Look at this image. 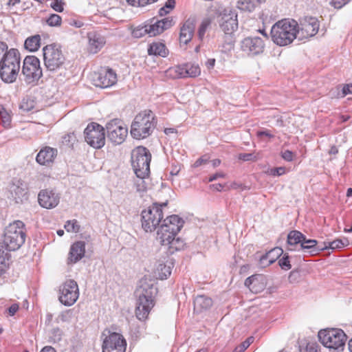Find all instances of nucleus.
Returning <instances> with one entry per match:
<instances>
[{"mask_svg":"<svg viewBox=\"0 0 352 352\" xmlns=\"http://www.w3.org/2000/svg\"><path fill=\"white\" fill-rule=\"evenodd\" d=\"M151 154L146 147L140 146L133 149L131 152V166L137 177L140 179V183L136 182L138 191H146L147 184L145 179L150 174V162Z\"/></svg>","mask_w":352,"mask_h":352,"instance_id":"f257e3e1","label":"nucleus"},{"mask_svg":"<svg viewBox=\"0 0 352 352\" xmlns=\"http://www.w3.org/2000/svg\"><path fill=\"white\" fill-rule=\"evenodd\" d=\"M298 23L293 19H285L277 21L272 27L270 34L272 40L279 46H285L292 43L296 38Z\"/></svg>","mask_w":352,"mask_h":352,"instance_id":"f03ea898","label":"nucleus"},{"mask_svg":"<svg viewBox=\"0 0 352 352\" xmlns=\"http://www.w3.org/2000/svg\"><path fill=\"white\" fill-rule=\"evenodd\" d=\"M157 121L153 112L145 109L138 113L131 125L130 133L136 140H142L150 136L156 126Z\"/></svg>","mask_w":352,"mask_h":352,"instance_id":"7ed1b4c3","label":"nucleus"},{"mask_svg":"<svg viewBox=\"0 0 352 352\" xmlns=\"http://www.w3.org/2000/svg\"><path fill=\"white\" fill-rule=\"evenodd\" d=\"M169 201L153 202L141 212V224L142 229L146 232H153L159 226L164 214L167 212Z\"/></svg>","mask_w":352,"mask_h":352,"instance_id":"20e7f679","label":"nucleus"},{"mask_svg":"<svg viewBox=\"0 0 352 352\" xmlns=\"http://www.w3.org/2000/svg\"><path fill=\"white\" fill-rule=\"evenodd\" d=\"M21 65V54L16 48H10L8 54L0 63V78L6 83L16 81Z\"/></svg>","mask_w":352,"mask_h":352,"instance_id":"39448f33","label":"nucleus"},{"mask_svg":"<svg viewBox=\"0 0 352 352\" xmlns=\"http://www.w3.org/2000/svg\"><path fill=\"white\" fill-rule=\"evenodd\" d=\"M26 230L24 223L17 220L10 223L6 228L3 243L10 251L18 250L25 241Z\"/></svg>","mask_w":352,"mask_h":352,"instance_id":"423d86ee","label":"nucleus"},{"mask_svg":"<svg viewBox=\"0 0 352 352\" xmlns=\"http://www.w3.org/2000/svg\"><path fill=\"white\" fill-rule=\"evenodd\" d=\"M43 62L46 69L51 72L62 68L65 62V56L60 47L55 45H47L43 48Z\"/></svg>","mask_w":352,"mask_h":352,"instance_id":"0eeeda50","label":"nucleus"},{"mask_svg":"<svg viewBox=\"0 0 352 352\" xmlns=\"http://www.w3.org/2000/svg\"><path fill=\"white\" fill-rule=\"evenodd\" d=\"M318 339L321 344L329 349H338L344 346L346 341L345 333L340 329H325L319 331Z\"/></svg>","mask_w":352,"mask_h":352,"instance_id":"6e6552de","label":"nucleus"},{"mask_svg":"<svg viewBox=\"0 0 352 352\" xmlns=\"http://www.w3.org/2000/svg\"><path fill=\"white\" fill-rule=\"evenodd\" d=\"M91 79L95 86L100 88H109L117 83L118 75L112 68L100 67L91 74Z\"/></svg>","mask_w":352,"mask_h":352,"instance_id":"1a4fd4ad","label":"nucleus"},{"mask_svg":"<svg viewBox=\"0 0 352 352\" xmlns=\"http://www.w3.org/2000/svg\"><path fill=\"white\" fill-rule=\"evenodd\" d=\"M85 140L94 148H101L105 144L104 128L100 124L92 122L84 131Z\"/></svg>","mask_w":352,"mask_h":352,"instance_id":"9d476101","label":"nucleus"},{"mask_svg":"<svg viewBox=\"0 0 352 352\" xmlns=\"http://www.w3.org/2000/svg\"><path fill=\"white\" fill-rule=\"evenodd\" d=\"M22 74L29 83L37 82L43 76L39 59L35 56H27L23 62Z\"/></svg>","mask_w":352,"mask_h":352,"instance_id":"9b49d317","label":"nucleus"},{"mask_svg":"<svg viewBox=\"0 0 352 352\" xmlns=\"http://www.w3.org/2000/svg\"><path fill=\"white\" fill-rule=\"evenodd\" d=\"M102 343V352H125L126 342L124 337L118 333L104 330Z\"/></svg>","mask_w":352,"mask_h":352,"instance_id":"f8f14e48","label":"nucleus"},{"mask_svg":"<svg viewBox=\"0 0 352 352\" xmlns=\"http://www.w3.org/2000/svg\"><path fill=\"white\" fill-rule=\"evenodd\" d=\"M176 236V234L166 230V226H160L156 239L162 245L167 247L170 253H173L182 250L185 245L184 241Z\"/></svg>","mask_w":352,"mask_h":352,"instance_id":"ddd939ff","label":"nucleus"},{"mask_svg":"<svg viewBox=\"0 0 352 352\" xmlns=\"http://www.w3.org/2000/svg\"><path fill=\"white\" fill-rule=\"evenodd\" d=\"M107 138L117 144H122L127 137L128 128L124 122L119 119H113L106 125Z\"/></svg>","mask_w":352,"mask_h":352,"instance_id":"4468645a","label":"nucleus"},{"mask_svg":"<svg viewBox=\"0 0 352 352\" xmlns=\"http://www.w3.org/2000/svg\"><path fill=\"white\" fill-rule=\"evenodd\" d=\"M79 297V289L77 283L74 280H67L59 287L60 302L65 306L74 305Z\"/></svg>","mask_w":352,"mask_h":352,"instance_id":"2eb2a0df","label":"nucleus"},{"mask_svg":"<svg viewBox=\"0 0 352 352\" xmlns=\"http://www.w3.org/2000/svg\"><path fill=\"white\" fill-rule=\"evenodd\" d=\"M320 22L314 16H305L298 24V33L303 38H309L316 35L319 30Z\"/></svg>","mask_w":352,"mask_h":352,"instance_id":"dca6fc26","label":"nucleus"},{"mask_svg":"<svg viewBox=\"0 0 352 352\" xmlns=\"http://www.w3.org/2000/svg\"><path fill=\"white\" fill-rule=\"evenodd\" d=\"M241 48L248 56H255L264 51V41L259 37H248L241 44Z\"/></svg>","mask_w":352,"mask_h":352,"instance_id":"f3484780","label":"nucleus"},{"mask_svg":"<svg viewBox=\"0 0 352 352\" xmlns=\"http://www.w3.org/2000/svg\"><path fill=\"white\" fill-rule=\"evenodd\" d=\"M60 195L54 190L43 189L38 195V202L39 205L46 209L56 208L60 202Z\"/></svg>","mask_w":352,"mask_h":352,"instance_id":"a211bd4d","label":"nucleus"},{"mask_svg":"<svg viewBox=\"0 0 352 352\" xmlns=\"http://www.w3.org/2000/svg\"><path fill=\"white\" fill-rule=\"evenodd\" d=\"M154 305V300L151 296L140 295L135 309L136 317L140 320H146Z\"/></svg>","mask_w":352,"mask_h":352,"instance_id":"6ab92c4d","label":"nucleus"},{"mask_svg":"<svg viewBox=\"0 0 352 352\" xmlns=\"http://www.w3.org/2000/svg\"><path fill=\"white\" fill-rule=\"evenodd\" d=\"M245 285L255 294L263 292L267 286V278L263 274H254L248 277Z\"/></svg>","mask_w":352,"mask_h":352,"instance_id":"aec40b11","label":"nucleus"},{"mask_svg":"<svg viewBox=\"0 0 352 352\" xmlns=\"http://www.w3.org/2000/svg\"><path fill=\"white\" fill-rule=\"evenodd\" d=\"M57 150L50 146L42 148L36 157V161L42 166H50L57 156Z\"/></svg>","mask_w":352,"mask_h":352,"instance_id":"412c9836","label":"nucleus"},{"mask_svg":"<svg viewBox=\"0 0 352 352\" xmlns=\"http://www.w3.org/2000/svg\"><path fill=\"white\" fill-rule=\"evenodd\" d=\"M174 24L172 17H166L162 20L157 21L154 23L146 24L148 35L155 36L162 34L164 30L170 28Z\"/></svg>","mask_w":352,"mask_h":352,"instance_id":"4be33fe9","label":"nucleus"},{"mask_svg":"<svg viewBox=\"0 0 352 352\" xmlns=\"http://www.w3.org/2000/svg\"><path fill=\"white\" fill-rule=\"evenodd\" d=\"M85 253V243L76 241L74 243L69 250L67 261L68 263H76L84 257Z\"/></svg>","mask_w":352,"mask_h":352,"instance_id":"5701e85b","label":"nucleus"},{"mask_svg":"<svg viewBox=\"0 0 352 352\" xmlns=\"http://www.w3.org/2000/svg\"><path fill=\"white\" fill-rule=\"evenodd\" d=\"M87 38L88 50L90 53H98L105 44L104 38L96 32H89Z\"/></svg>","mask_w":352,"mask_h":352,"instance_id":"b1692460","label":"nucleus"},{"mask_svg":"<svg viewBox=\"0 0 352 352\" xmlns=\"http://www.w3.org/2000/svg\"><path fill=\"white\" fill-rule=\"evenodd\" d=\"M183 226L184 221L176 214L168 216L160 225V226H166V230L176 235L179 232Z\"/></svg>","mask_w":352,"mask_h":352,"instance_id":"393cba45","label":"nucleus"},{"mask_svg":"<svg viewBox=\"0 0 352 352\" xmlns=\"http://www.w3.org/2000/svg\"><path fill=\"white\" fill-rule=\"evenodd\" d=\"M194 30L195 27L192 23L186 21L184 23L179 32V43L181 45H187L191 41L194 35Z\"/></svg>","mask_w":352,"mask_h":352,"instance_id":"a878e982","label":"nucleus"},{"mask_svg":"<svg viewBox=\"0 0 352 352\" xmlns=\"http://www.w3.org/2000/svg\"><path fill=\"white\" fill-rule=\"evenodd\" d=\"M147 52L150 56L166 57L168 54V50L166 45L160 41H156L151 43L148 47Z\"/></svg>","mask_w":352,"mask_h":352,"instance_id":"bb28decb","label":"nucleus"},{"mask_svg":"<svg viewBox=\"0 0 352 352\" xmlns=\"http://www.w3.org/2000/svg\"><path fill=\"white\" fill-rule=\"evenodd\" d=\"M305 235L298 230H292L287 234V243L289 245L287 250L294 251L296 246L303 241Z\"/></svg>","mask_w":352,"mask_h":352,"instance_id":"cd10ccee","label":"nucleus"},{"mask_svg":"<svg viewBox=\"0 0 352 352\" xmlns=\"http://www.w3.org/2000/svg\"><path fill=\"white\" fill-rule=\"evenodd\" d=\"M165 73L171 79L186 78L184 63L170 67Z\"/></svg>","mask_w":352,"mask_h":352,"instance_id":"c85d7f7f","label":"nucleus"},{"mask_svg":"<svg viewBox=\"0 0 352 352\" xmlns=\"http://www.w3.org/2000/svg\"><path fill=\"white\" fill-rule=\"evenodd\" d=\"M222 20L220 27L226 34H230L237 28L236 20L232 17L226 16L223 17Z\"/></svg>","mask_w":352,"mask_h":352,"instance_id":"c756f323","label":"nucleus"},{"mask_svg":"<svg viewBox=\"0 0 352 352\" xmlns=\"http://www.w3.org/2000/svg\"><path fill=\"white\" fill-rule=\"evenodd\" d=\"M41 38L39 34L28 37L24 43L25 48L29 52H36L41 47Z\"/></svg>","mask_w":352,"mask_h":352,"instance_id":"7c9ffc66","label":"nucleus"},{"mask_svg":"<svg viewBox=\"0 0 352 352\" xmlns=\"http://www.w3.org/2000/svg\"><path fill=\"white\" fill-rule=\"evenodd\" d=\"M212 305V300L210 298L205 296H199L194 300L195 309L199 311L209 309Z\"/></svg>","mask_w":352,"mask_h":352,"instance_id":"2f4dec72","label":"nucleus"},{"mask_svg":"<svg viewBox=\"0 0 352 352\" xmlns=\"http://www.w3.org/2000/svg\"><path fill=\"white\" fill-rule=\"evenodd\" d=\"M185 74L186 78H197L201 74V69L199 64L188 62L184 63Z\"/></svg>","mask_w":352,"mask_h":352,"instance_id":"473e14b6","label":"nucleus"},{"mask_svg":"<svg viewBox=\"0 0 352 352\" xmlns=\"http://www.w3.org/2000/svg\"><path fill=\"white\" fill-rule=\"evenodd\" d=\"M283 253L282 248L276 247L267 252L264 256L261 258V261L263 262L265 260L268 261V265H270L275 262L276 259Z\"/></svg>","mask_w":352,"mask_h":352,"instance_id":"72a5a7b5","label":"nucleus"},{"mask_svg":"<svg viewBox=\"0 0 352 352\" xmlns=\"http://www.w3.org/2000/svg\"><path fill=\"white\" fill-rule=\"evenodd\" d=\"M240 10L247 12H252L258 7L257 0H243L238 3Z\"/></svg>","mask_w":352,"mask_h":352,"instance_id":"f704fd0d","label":"nucleus"},{"mask_svg":"<svg viewBox=\"0 0 352 352\" xmlns=\"http://www.w3.org/2000/svg\"><path fill=\"white\" fill-rule=\"evenodd\" d=\"M0 119L4 128L8 129L11 126V115L3 106H0Z\"/></svg>","mask_w":352,"mask_h":352,"instance_id":"c9c22d12","label":"nucleus"},{"mask_svg":"<svg viewBox=\"0 0 352 352\" xmlns=\"http://www.w3.org/2000/svg\"><path fill=\"white\" fill-rule=\"evenodd\" d=\"M10 266V255L0 250V274L4 273Z\"/></svg>","mask_w":352,"mask_h":352,"instance_id":"e433bc0d","label":"nucleus"},{"mask_svg":"<svg viewBox=\"0 0 352 352\" xmlns=\"http://www.w3.org/2000/svg\"><path fill=\"white\" fill-rule=\"evenodd\" d=\"M171 274L170 267L164 264H160L155 272V276L161 280L166 279Z\"/></svg>","mask_w":352,"mask_h":352,"instance_id":"4c0bfd02","label":"nucleus"},{"mask_svg":"<svg viewBox=\"0 0 352 352\" xmlns=\"http://www.w3.org/2000/svg\"><path fill=\"white\" fill-rule=\"evenodd\" d=\"M211 23L212 19L208 17L202 20L198 30V36L199 39L202 40L204 38L206 32L210 29Z\"/></svg>","mask_w":352,"mask_h":352,"instance_id":"58836bf2","label":"nucleus"},{"mask_svg":"<svg viewBox=\"0 0 352 352\" xmlns=\"http://www.w3.org/2000/svg\"><path fill=\"white\" fill-rule=\"evenodd\" d=\"M324 245V249H340L348 245V241L347 239H345L344 241L341 239H336L333 241L325 243Z\"/></svg>","mask_w":352,"mask_h":352,"instance_id":"ea45409f","label":"nucleus"},{"mask_svg":"<svg viewBox=\"0 0 352 352\" xmlns=\"http://www.w3.org/2000/svg\"><path fill=\"white\" fill-rule=\"evenodd\" d=\"M65 229L68 232L77 233L80 231V226L76 219H72L67 221L65 226Z\"/></svg>","mask_w":352,"mask_h":352,"instance_id":"a19ab883","label":"nucleus"},{"mask_svg":"<svg viewBox=\"0 0 352 352\" xmlns=\"http://www.w3.org/2000/svg\"><path fill=\"white\" fill-rule=\"evenodd\" d=\"M146 34H148L146 24L135 27L132 30V35L135 38H140Z\"/></svg>","mask_w":352,"mask_h":352,"instance_id":"79ce46f5","label":"nucleus"},{"mask_svg":"<svg viewBox=\"0 0 352 352\" xmlns=\"http://www.w3.org/2000/svg\"><path fill=\"white\" fill-rule=\"evenodd\" d=\"M254 337L248 338L244 342L236 346L232 352H244L249 346L254 342Z\"/></svg>","mask_w":352,"mask_h":352,"instance_id":"37998d69","label":"nucleus"},{"mask_svg":"<svg viewBox=\"0 0 352 352\" xmlns=\"http://www.w3.org/2000/svg\"><path fill=\"white\" fill-rule=\"evenodd\" d=\"M46 22L52 27L60 26L62 23V19L58 14H52L47 19Z\"/></svg>","mask_w":352,"mask_h":352,"instance_id":"c03bdc74","label":"nucleus"},{"mask_svg":"<svg viewBox=\"0 0 352 352\" xmlns=\"http://www.w3.org/2000/svg\"><path fill=\"white\" fill-rule=\"evenodd\" d=\"M175 0H168L166 2V4L164 7L160 8L159 11V14L160 16H164L168 13H169L175 7Z\"/></svg>","mask_w":352,"mask_h":352,"instance_id":"a18cd8bd","label":"nucleus"},{"mask_svg":"<svg viewBox=\"0 0 352 352\" xmlns=\"http://www.w3.org/2000/svg\"><path fill=\"white\" fill-rule=\"evenodd\" d=\"M287 173L286 168L284 166H280L277 168H272L269 169L266 173L272 176H281Z\"/></svg>","mask_w":352,"mask_h":352,"instance_id":"49530a36","label":"nucleus"},{"mask_svg":"<svg viewBox=\"0 0 352 352\" xmlns=\"http://www.w3.org/2000/svg\"><path fill=\"white\" fill-rule=\"evenodd\" d=\"M278 264L280 267L285 270H289L292 267L289 256L287 254H284L283 256L279 259Z\"/></svg>","mask_w":352,"mask_h":352,"instance_id":"de8ad7c7","label":"nucleus"},{"mask_svg":"<svg viewBox=\"0 0 352 352\" xmlns=\"http://www.w3.org/2000/svg\"><path fill=\"white\" fill-rule=\"evenodd\" d=\"M318 242L314 239H307L305 236V239L301 243L300 248L302 250H308L314 248L317 245Z\"/></svg>","mask_w":352,"mask_h":352,"instance_id":"09e8293b","label":"nucleus"},{"mask_svg":"<svg viewBox=\"0 0 352 352\" xmlns=\"http://www.w3.org/2000/svg\"><path fill=\"white\" fill-rule=\"evenodd\" d=\"M210 159V157L209 156V155H204L195 162V163L192 164V167L197 168L201 166L205 165L209 162Z\"/></svg>","mask_w":352,"mask_h":352,"instance_id":"8fccbe9b","label":"nucleus"},{"mask_svg":"<svg viewBox=\"0 0 352 352\" xmlns=\"http://www.w3.org/2000/svg\"><path fill=\"white\" fill-rule=\"evenodd\" d=\"M68 24L75 28H82L84 25V22L78 17H72L67 19Z\"/></svg>","mask_w":352,"mask_h":352,"instance_id":"3c124183","label":"nucleus"},{"mask_svg":"<svg viewBox=\"0 0 352 352\" xmlns=\"http://www.w3.org/2000/svg\"><path fill=\"white\" fill-rule=\"evenodd\" d=\"M64 4L63 0H54L51 3V7L55 11L61 12L64 10Z\"/></svg>","mask_w":352,"mask_h":352,"instance_id":"603ef678","label":"nucleus"},{"mask_svg":"<svg viewBox=\"0 0 352 352\" xmlns=\"http://www.w3.org/2000/svg\"><path fill=\"white\" fill-rule=\"evenodd\" d=\"M12 191L14 192L15 195V199H21L26 195L25 189L19 186H14Z\"/></svg>","mask_w":352,"mask_h":352,"instance_id":"864d4df0","label":"nucleus"},{"mask_svg":"<svg viewBox=\"0 0 352 352\" xmlns=\"http://www.w3.org/2000/svg\"><path fill=\"white\" fill-rule=\"evenodd\" d=\"M239 159L243 161H256L257 160V157L253 153H240Z\"/></svg>","mask_w":352,"mask_h":352,"instance_id":"5fc2aeb1","label":"nucleus"},{"mask_svg":"<svg viewBox=\"0 0 352 352\" xmlns=\"http://www.w3.org/2000/svg\"><path fill=\"white\" fill-rule=\"evenodd\" d=\"M350 0H330V3L335 8L340 9L345 6Z\"/></svg>","mask_w":352,"mask_h":352,"instance_id":"6e6d98bb","label":"nucleus"},{"mask_svg":"<svg viewBox=\"0 0 352 352\" xmlns=\"http://www.w3.org/2000/svg\"><path fill=\"white\" fill-rule=\"evenodd\" d=\"M281 157L287 162H292L294 160V153L289 150H285L281 153Z\"/></svg>","mask_w":352,"mask_h":352,"instance_id":"4d7b16f0","label":"nucleus"},{"mask_svg":"<svg viewBox=\"0 0 352 352\" xmlns=\"http://www.w3.org/2000/svg\"><path fill=\"white\" fill-rule=\"evenodd\" d=\"M300 352H316V349L314 344L308 343L305 346H300Z\"/></svg>","mask_w":352,"mask_h":352,"instance_id":"13d9d810","label":"nucleus"},{"mask_svg":"<svg viewBox=\"0 0 352 352\" xmlns=\"http://www.w3.org/2000/svg\"><path fill=\"white\" fill-rule=\"evenodd\" d=\"M256 136L260 138H261L263 136H265L269 139L273 138L274 137V135L271 133L270 131L269 130L258 131L256 132Z\"/></svg>","mask_w":352,"mask_h":352,"instance_id":"bf43d9fd","label":"nucleus"},{"mask_svg":"<svg viewBox=\"0 0 352 352\" xmlns=\"http://www.w3.org/2000/svg\"><path fill=\"white\" fill-rule=\"evenodd\" d=\"M228 189L230 190V189H233V190H238V189H240L241 190H245L246 189V187L242 184H240V183H238V182H231L230 186H228Z\"/></svg>","mask_w":352,"mask_h":352,"instance_id":"052dcab7","label":"nucleus"},{"mask_svg":"<svg viewBox=\"0 0 352 352\" xmlns=\"http://www.w3.org/2000/svg\"><path fill=\"white\" fill-rule=\"evenodd\" d=\"M348 94H352V83L346 84L343 86L342 97H344Z\"/></svg>","mask_w":352,"mask_h":352,"instance_id":"680f3d73","label":"nucleus"},{"mask_svg":"<svg viewBox=\"0 0 352 352\" xmlns=\"http://www.w3.org/2000/svg\"><path fill=\"white\" fill-rule=\"evenodd\" d=\"M216 60L215 58H209L208 59L205 65L206 68L210 71L212 69L215 65Z\"/></svg>","mask_w":352,"mask_h":352,"instance_id":"e2e57ef3","label":"nucleus"},{"mask_svg":"<svg viewBox=\"0 0 352 352\" xmlns=\"http://www.w3.org/2000/svg\"><path fill=\"white\" fill-rule=\"evenodd\" d=\"M19 309V306L16 304L12 305L9 309L8 312L10 316H14Z\"/></svg>","mask_w":352,"mask_h":352,"instance_id":"0e129e2a","label":"nucleus"},{"mask_svg":"<svg viewBox=\"0 0 352 352\" xmlns=\"http://www.w3.org/2000/svg\"><path fill=\"white\" fill-rule=\"evenodd\" d=\"M225 177V175L223 173H216L210 177L209 181L212 182L219 177Z\"/></svg>","mask_w":352,"mask_h":352,"instance_id":"69168bd1","label":"nucleus"},{"mask_svg":"<svg viewBox=\"0 0 352 352\" xmlns=\"http://www.w3.org/2000/svg\"><path fill=\"white\" fill-rule=\"evenodd\" d=\"M40 352H56V350L50 346H45Z\"/></svg>","mask_w":352,"mask_h":352,"instance_id":"338daca9","label":"nucleus"},{"mask_svg":"<svg viewBox=\"0 0 352 352\" xmlns=\"http://www.w3.org/2000/svg\"><path fill=\"white\" fill-rule=\"evenodd\" d=\"M212 187L214 190H217V191H221V190H223V186L222 184H213V185L212 186Z\"/></svg>","mask_w":352,"mask_h":352,"instance_id":"774afa93","label":"nucleus"}]
</instances>
